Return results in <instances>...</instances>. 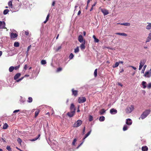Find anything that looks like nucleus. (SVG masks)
Returning <instances> with one entry per match:
<instances>
[{
    "mask_svg": "<svg viewBox=\"0 0 151 151\" xmlns=\"http://www.w3.org/2000/svg\"><path fill=\"white\" fill-rule=\"evenodd\" d=\"M85 40L84 41V42L82 43L80 46V48L81 50L84 49L85 48Z\"/></svg>",
    "mask_w": 151,
    "mask_h": 151,
    "instance_id": "nucleus-17",
    "label": "nucleus"
},
{
    "mask_svg": "<svg viewBox=\"0 0 151 151\" xmlns=\"http://www.w3.org/2000/svg\"><path fill=\"white\" fill-rule=\"evenodd\" d=\"M62 69L61 68L59 67V68H58L57 69V72H59L61 71Z\"/></svg>",
    "mask_w": 151,
    "mask_h": 151,
    "instance_id": "nucleus-47",
    "label": "nucleus"
},
{
    "mask_svg": "<svg viewBox=\"0 0 151 151\" xmlns=\"http://www.w3.org/2000/svg\"><path fill=\"white\" fill-rule=\"evenodd\" d=\"M101 12L103 13L104 16L107 15L109 14V12L108 10L104 9H101Z\"/></svg>",
    "mask_w": 151,
    "mask_h": 151,
    "instance_id": "nucleus-7",
    "label": "nucleus"
},
{
    "mask_svg": "<svg viewBox=\"0 0 151 151\" xmlns=\"http://www.w3.org/2000/svg\"><path fill=\"white\" fill-rule=\"evenodd\" d=\"M91 131L90 130V131H89V132H88L85 135V137H84L83 138V141H84V140L91 133ZM83 142H81L79 145L78 146V147H77V148H78L79 147H80L82 144L83 143Z\"/></svg>",
    "mask_w": 151,
    "mask_h": 151,
    "instance_id": "nucleus-6",
    "label": "nucleus"
},
{
    "mask_svg": "<svg viewBox=\"0 0 151 151\" xmlns=\"http://www.w3.org/2000/svg\"><path fill=\"white\" fill-rule=\"evenodd\" d=\"M82 123V121L80 120H78L74 124V127H78L80 126L81 124Z\"/></svg>",
    "mask_w": 151,
    "mask_h": 151,
    "instance_id": "nucleus-5",
    "label": "nucleus"
},
{
    "mask_svg": "<svg viewBox=\"0 0 151 151\" xmlns=\"http://www.w3.org/2000/svg\"><path fill=\"white\" fill-rule=\"evenodd\" d=\"M5 26V22H4L0 21V28H4Z\"/></svg>",
    "mask_w": 151,
    "mask_h": 151,
    "instance_id": "nucleus-12",
    "label": "nucleus"
},
{
    "mask_svg": "<svg viewBox=\"0 0 151 151\" xmlns=\"http://www.w3.org/2000/svg\"><path fill=\"white\" fill-rule=\"evenodd\" d=\"M148 36L151 38V31H150V32Z\"/></svg>",
    "mask_w": 151,
    "mask_h": 151,
    "instance_id": "nucleus-63",
    "label": "nucleus"
},
{
    "mask_svg": "<svg viewBox=\"0 0 151 151\" xmlns=\"http://www.w3.org/2000/svg\"><path fill=\"white\" fill-rule=\"evenodd\" d=\"M146 29H151V23H149L146 27Z\"/></svg>",
    "mask_w": 151,
    "mask_h": 151,
    "instance_id": "nucleus-29",
    "label": "nucleus"
},
{
    "mask_svg": "<svg viewBox=\"0 0 151 151\" xmlns=\"http://www.w3.org/2000/svg\"><path fill=\"white\" fill-rule=\"evenodd\" d=\"M17 141L19 143L21 144V143L22 142V140L20 138H19L17 139Z\"/></svg>",
    "mask_w": 151,
    "mask_h": 151,
    "instance_id": "nucleus-42",
    "label": "nucleus"
},
{
    "mask_svg": "<svg viewBox=\"0 0 151 151\" xmlns=\"http://www.w3.org/2000/svg\"><path fill=\"white\" fill-rule=\"evenodd\" d=\"M40 134H39L38 135V136L37 137H36L35 138H34L32 139V141H35L36 140H37V139H38L39 137H40Z\"/></svg>",
    "mask_w": 151,
    "mask_h": 151,
    "instance_id": "nucleus-30",
    "label": "nucleus"
},
{
    "mask_svg": "<svg viewBox=\"0 0 151 151\" xmlns=\"http://www.w3.org/2000/svg\"><path fill=\"white\" fill-rule=\"evenodd\" d=\"M62 48L61 45L59 46L55 50V51L56 52H58L60 49Z\"/></svg>",
    "mask_w": 151,
    "mask_h": 151,
    "instance_id": "nucleus-43",
    "label": "nucleus"
},
{
    "mask_svg": "<svg viewBox=\"0 0 151 151\" xmlns=\"http://www.w3.org/2000/svg\"><path fill=\"white\" fill-rule=\"evenodd\" d=\"M40 112V111L39 110H38L35 111V118H36L37 116Z\"/></svg>",
    "mask_w": 151,
    "mask_h": 151,
    "instance_id": "nucleus-25",
    "label": "nucleus"
},
{
    "mask_svg": "<svg viewBox=\"0 0 151 151\" xmlns=\"http://www.w3.org/2000/svg\"><path fill=\"white\" fill-rule=\"evenodd\" d=\"M119 62H116L115 63V64L114 65H113V66L112 67L113 68H115L119 66Z\"/></svg>",
    "mask_w": 151,
    "mask_h": 151,
    "instance_id": "nucleus-32",
    "label": "nucleus"
},
{
    "mask_svg": "<svg viewBox=\"0 0 151 151\" xmlns=\"http://www.w3.org/2000/svg\"><path fill=\"white\" fill-rule=\"evenodd\" d=\"M94 41L96 42H99V40L98 39L96 38L95 39V38Z\"/></svg>",
    "mask_w": 151,
    "mask_h": 151,
    "instance_id": "nucleus-51",
    "label": "nucleus"
},
{
    "mask_svg": "<svg viewBox=\"0 0 151 151\" xmlns=\"http://www.w3.org/2000/svg\"><path fill=\"white\" fill-rule=\"evenodd\" d=\"M71 91L73 95L76 97L78 96V91L77 90H75L74 88H73L72 89Z\"/></svg>",
    "mask_w": 151,
    "mask_h": 151,
    "instance_id": "nucleus-8",
    "label": "nucleus"
},
{
    "mask_svg": "<svg viewBox=\"0 0 151 151\" xmlns=\"http://www.w3.org/2000/svg\"><path fill=\"white\" fill-rule=\"evenodd\" d=\"M134 109V105H131L130 106H128L127 107L126 109V112L127 114L130 113Z\"/></svg>",
    "mask_w": 151,
    "mask_h": 151,
    "instance_id": "nucleus-3",
    "label": "nucleus"
},
{
    "mask_svg": "<svg viewBox=\"0 0 151 151\" xmlns=\"http://www.w3.org/2000/svg\"><path fill=\"white\" fill-rule=\"evenodd\" d=\"M41 63L42 65H45L46 63V60H42L41 61Z\"/></svg>",
    "mask_w": 151,
    "mask_h": 151,
    "instance_id": "nucleus-41",
    "label": "nucleus"
},
{
    "mask_svg": "<svg viewBox=\"0 0 151 151\" xmlns=\"http://www.w3.org/2000/svg\"><path fill=\"white\" fill-rule=\"evenodd\" d=\"M126 124L129 125H130L132 124V121L131 119H126Z\"/></svg>",
    "mask_w": 151,
    "mask_h": 151,
    "instance_id": "nucleus-14",
    "label": "nucleus"
},
{
    "mask_svg": "<svg viewBox=\"0 0 151 151\" xmlns=\"http://www.w3.org/2000/svg\"><path fill=\"white\" fill-rule=\"evenodd\" d=\"M127 129L128 127L126 125H125L123 127V130L124 131H125Z\"/></svg>",
    "mask_w": 151,
    "mask_h": 151,
    "instance_id": "nucleus-36",
    "label": "nucleus"
},
{
    "mask_svg": "<svg viewBox=\"0 0 151 151\" xmlns=\"http://www.w3.org/2000/svg\"><path fill=\"white\" fill-rule=\"evenodd\" d=\"M21 76V74L19 73H17L14 77V79L17 80Z\"/></svg>",
    "mask_w": 151,
    "mask_h": 151,
    "instance_id": "nucleus-16",
    "label": "nucleus"
},
{
    "mask_svg": "<svg viewBox=\"0 0 151 151\" xmlns=\"http://www.w3.org/2000/svg\"><path fill=\"white\" fill-rule=\"evenodd\" d=\"M129 67L132 68L134 70H136V67H135L133 66H130Z\"/></svg>",
    "mask_w": 151,
    "mask_h": 151,
    "instance_id": "nucleus-59",
    "label": "nucleus"
},
{
    "mask_svg": "<svg viewBox=\"0 0 151 151\" xmlns=\"http://www.w3.org/2000/svg\"><path fill=\"white\" fill-rule=\"evenodd\" d=\"M146 82L143 81L142 82V85L143 86V88H145L147 86H146Z\"/></svg>",
    "mask_w": 151,
    "mask_h": 151,
    "instance_id": "nucleus-26",
    "label": "nucleus"
},
{
    "mask_svg": "<svg viewBox=\"0 0 151 151\" xmlns=\"http://www.w3.org/2000/svg\"><path fill=\"white\" fill-rule=\"evenodd\" d=\"M74 57V55L72 53H71L69 57V59L70 60H71Z\"/></svg>",
    "mask_w": 151,
    "mask_h": 151,
    "instance_id": "nucleus-34",
    "label": "nucleus"
},
{
    "mask_svg": "<svg viewBox=\"0 0 151 151\" xmlns=\"http://www.w3.org/2000/svg\"><path fill=\"white\" fill-rule=\"evenodd\" d=\"M110 113L112 114H115L117 113L116 110L114 109H111L110 111Z\"/></svg>",
    "mask_w": 151,
    "mask_h": 151,
    "instance_id": "nucleus-13",
    "label": "nucleus"
},
{
    "mask_svg": "<svg viewBox=\"0 0 151 151\" xmlns=\"http://www.w3.org/2000/svg\"><path fill=\"white\" fill-rule=\"evenodd\" d=\"M27 65H25L24 67V69L25 70H26L27 69Z\"/></svg>",
    "mask_w": 151,
    "mask_h": 151,
    "instance_id": "nucleus-53",
    "label": "nucleus"
},
{
    "mask_svg": "<svg viewBox=\"0 0 151 151\" xmlns=\"http://www.w3.org/2000/svg\"><path fill=\"white\" fill-rule=\"evenodd\" d=\"M104 120L105 117L103 116H100L99 119V121L101 122L104 121Z\"/></svg>",
    "mask_w": 151,
    "mask_h": 151,
    "instance_id": "nucleus-24",
    "label": "nucleus"
},
{
    "mask_svg": "<svg viewBox=\"0 0 151 151\" xmlns=\"http://www.w3.org/2000/svg\"><path fill=\"white\" fill-rule=\"evenodd\" d=\"M31 46V45H30L29 46H28L27 48V52H28L29 50V49L30 48Z\"/></svg>",
    "mask_w": 151,
    "mask_h": 151,
    "instance_id": "nucleus-57",
    "label": "nucleus"
},
{
    "mask_svg": "<svg viewBox=\"0 0 151 151\" xmlns=\"http://www.w3.org/2000/svg\"><path fill=\"white\" fill-rule=\"evenodd\" d=\"M6 149L9 151H12V150L11 148L8 145L7 146Z\"/></svg>",
    "mask_w": 151,
    "mask_h": 151,
    "instance_id": "nucleus-40",
    "label": "nucleus"
},
{
    "mask_svg": "<svg viewBox=\"0 0 151 151\" xmlns=\"http://www.w3.org/2000/svg\"><path fill=\"white\" fill-rule=\"evenodd\" d=\"M86 101V99L84 97H81L78 98V102L79 103H82Z\"/></svg>",
    "mask_w": 151,
    "mask_h": 151,
    "instance_id": "nucleus-4",
    "label": "nucleus"
},
{
    "mask_svg": "<svg viewBox=\"0 0 151 151\" xmlns=\"http://www.w3.org/2000/svg\"><path fill=\"white\" fill-rule=\"evenodd\" d=\"M146 67H147V65H144L143 68V69L142 70V73H144V70H145L146 68Z\"/></svg>",
    "mask_w": 151,
    "mask_h": 151,
    "instance_id": "nucleus-46",
    "label": "nucleus"
},
{
    "mask_svg": "<svg viewBox=\"0 0 151 151\" xmlns=\"http://www.w3.org/2000/svg\"><path fill=\"white\" fill-rule=\"evenodd\" d=\"M78 40L81 43L83 42V38L82 35H80L78 36Z\"/></svg>",
    "mask_w": 151,
    "mask_h": 151,
    "instance_id": "nucleus-15",
    "label": "nucleus"
},
{
    "mask_svg": "<svg viewBox=\"0 0 151 151\" xmlns=\"http://www.w3.org/2000/svg\"><path fill=\"white\" fill-rule=\"evenodd\" d=\"M70 109V111L75 112L76 109L73 103L71 104Z\"/></svg>",
    "mask_w": 151,
    "mask_h": 151,
    "instance_id": "nucleus-11",
    "label": "nucleus"
},
{
    "mask_svg": "<svg viewBox=\"0 0 151 151\" xmlns=\"http://www.w3.org/2000/svg\"><path fill=\"white\" fill-rule=\"evenodd\" d=\"M143 66H142V65H139V70H141Z\"/></svg>",
    "mask_w": 151,
    "mask_h": 151,
    "instance_id": "nucleus-56",
    "label": "nucleus"
},
{
    "mask_svg": "<svg viewBox=\"0 0 151 151\" xmlns=\"http://www.w3.org/2000/svg\"><path fill=\"white\" fill-rule=\"evenodd\" d=\"M19 110H15L14 111L13 113H15L18 112H19Z\"/></svg>",
    "mask_w": 151,
    "mask_h": 151,
    "instance_id": "nucleus-55",
    "label": "nucleus"
},
{
    "mask_svg": "<svg viewBox=\"0 0 151 151\" xmlns=\"http://www.w3.org/2000/svg\"><path fill=\"white\" fill-rule=\"evenodd\" d=\"M14 46L15 47H18L19 46V43L18 42H16L14 43Z\"/></svg>",
    "mask_w": 151,
    "mask_h": 151,
    "instance_id": "nucleus-37",
    "label": "nucleus"
},
{
    "mask_svg": "<svg viewBox=\"0 0 151 151\" xmlns=\"http://www.w3.org/2000/svg\"><path fill=\"white\" fill-rule=\"evenodd\" d=\"M147 87L148 88H151V83H150L148 84Z\"/></svg>",
    "mask_w": 151,
    "mask_h": 151,
    "instance_id": "nucleus-50",
    "label": "nucleus"
},
{
    "mask_svg": "<svg viewBox=\"0 0 151 151\" xmlns=\"http://www.w3.org/2000/svg\"><path fill=\"white\" fill-rule=\"evenodd\" d=\"M91 0H88L87 1V6H88L89 3L90 2V1Z\"/></svg>",
    "mask_w": 151,
    "mask_h": 151,
    "instance_id": "nucleus-60",
    "label": "nucleus"
},
{
    "mask_svg": "<svg viewBox=\"0 0 151 151\" xmlns=\"http://www.w3.org/2000/svg\"><path fill=\"white\" fill-rule=\"evenodd\" d=\"M9 12V10L8 9H6L4 10L3 12V14L4 15L7 14Z\"/></svg>",
    "mask_w": 151,
    "mask_h": 151,
    "instance_id": "nucleus-33",
    "label": "nucleus"
},
{
    "mask_svg": "<svg viewBox=\"0 0 151 151\" xmlns=\"http://www.w3.org/2000/svg\"><path fill=\"white\" fill-rule=\"evenodd\" d=\"M97 69H96L94 71V76L95 77H96L97 76Z\"/></svg>",
    "mask_w": 151,
    "mask_h": 151,
    "instance_id": "nucleus-38",
    "label": "nucleus"
},
{
    "mask_svg": "<svg viewBox=\"0 0 151 151\" xmlns=\"http://www.w3.org/2000/svg\"><path fill=\"white\" fill-rule=\"evenodd\" d=\"M151 40V38L148 36L146 40V42H149Z\"/></svg>",
    "mask_w": 151,
    "mask_h": 151,
    "instance_id": "nucleus-44",
    "label": "nucleus"
},
{
    "mask_svg": "<svg viewBox=\"0 0 151 151\" xmlns=\"http://www.w3.org/2000/svg\"><path fill=\"white\" fill-rule=\"evenodd\" d=\"M25 34L26 35L28 36L29 34V32L28 31H25Z\"/></svg>",
    "mask_w": 151,
    "mask_h": 151,
    "instance_id": "nucleus-54",
    "label": "nucleus"
},
{
    "mask_svg": "<svg viewBox=\"0 0 151 151\" xmlns=\"http://www.w3.org/2000/svg\"><path fill=\"white\" fill-rule=\"evenodd\" d=\"M79 47H77L76 48H75L74 50V52L75 53H77L79 51Z\"/></svg>",
    "mask_w": 151,
    "mask_h": 151,
    "instance_id": "nucleus-35",
    "label": "nucleus"
},
{
    "mask_svg": "<svg viewBox=\"0 0 151 151\" xmlns=\"http://www.w3.org/2000/svg\"><path fill=\"white\" fill-rule=\"evenodd\" d=\"M81 10H80L78 11V15H80V14L81 13Z\"/></svg>",
    "mask_w": 151,
    "mask_h": 151,
    "instance_id": "nucleus-62",
    "label": "nucleus"
},
{
    "mask_svg": "<svg viewBox=\"0 0 151 151\" xmlns=\"http://www.w3.org/2000/svg\"><path fill=\"white\" fill-rule=\"evenodd\" d=\"M85 127H84V128H83V134H84V132H85Z\"/></svg>",
    "mask_w": 151,
    "mask_h": 151,
    "instance_id": "nucleus-61",
    "label": "nucleus"
},
{
    "mask_svg": "<svg viewBox=\"0 0 151 151\" xmlns=\"http://www.w3.org/2000/svg\"><path fill=\"white\" fill-rule=\"evenodd\" d=\"M144 76L145 77L149 78L150 77L151 75L150 74L149 72L147 71L144 74Z\"/></svg>",
    "mask_w": 151,
    "mask_h": 151,
    "instance_id": "nucleus-22",
    "label": "nucleus"
},
{
    "mask_svg": "<svg viewBox=\"0 0 151 151\" xmlns=\"http://www.w3.org/2000/svg\"><path fill=\"white\" fill-rule=\"evenodd\" d=\"M124 71V70L123 68H122L120 70L119 73H122Z\"/></svg>",
    "mask_w": 151,
    "mask_h": 151,
    "instance_id": "nucleus-58",
    "label": "nucleus"
},
{
    "mask_svg": "<svg viewBox=\"0 0 151 151\" xmlns=\"http://www.w3.org/2000/svg\"><path fill=\"white\" fill-rule=\"evenodd\" d=\"M121 24L122 25H124V26H129L130 25V24L129 23L126 22V23H121Z\"/></svg>",
    "mask_w": 151,
    "mask_h": 151,
    "instance_id": "nucleus-28",
    "label": "nucleus"
},
{
    "mask_svg": "<svg viewBox=\"0 0 151 151\" xmlns=\"http://www.w3.org/2000/svg\"><path fill=\"white\" fill-rule=\"evenodd\" d=\"M32 99L31 97H29L28 98V100L27 101L28 102L31 103L32 102Z\"/></svg>",
    "mask_w": 151,
    "mask_h": 151,
    "instance_id": "nucleus-39",
    "label": "nucleus"
},
{
    "mask_svg": "<svg viewBox=\"0 0 151 151\" xmlns=\"http://www.w3.org/2000/svg\"><path fill=\"white\" fill-rule=\"evenodd\" d=\"M18 35L16 33L12 32L10 34V37L11 39H14L17 37Z\"/></svg>",
    "mask_w": 151,
    "mask_h": 151,
    "instance_id": "nucleus-10",
    "label": "nucleus"
},
{
    "mask_svg": "<svg viewBox=\"0 0 151 151\" xmlns=\"http://www.w3.org/2000/svg\"><path fill=\"white\" fill-rule=\"evenodd\" d=\"M77 141V139H74L73 141L72 142V144L73 145H75V143Z\"/></svg>",
    "mask_w": 151,
    "mask_h": 151,
    "instance_id": "nucleus-48",
    "label": "nucleus"
},
{
    "mask_svg": "<svg viewBox=\"0 0 151 151\" xmlns=\"http://www.w3.org/2000/svg\"><path fill=\"white\" fill-rule=\"evenodd\" d=\"M49 17H50V14H48V15H47V16L46 20L47 21H48L49 18Z\"/></svg>",
    "mask_w": 151,
    "mask_h": 151,
    "instance_id": "nucleus-52",
    "label": "nucleus"
},
{
    "mask_svg": "<svg viewBox=\"0 0 151 151\" xmlns=\"http://www.w3.org/2000/svg\"><path fill=\"white\" fill-rule=\"evenodd\" d=\"M106 111L104 109H102L99 112L100 114L102 115Z\"/></svg>",
    "mask_w": 151,
    "mask_h": 151,
    "instance_id": "nucleus-23",
    "label": "nucleus"
},
{
    "mask_svg": "<svg viewBox=\"0 0 151 151\" xmlns=\"http://www.w3.org/2000/svg\"><path fill=\"white\" fill-rule=\"evenodd\" d=\"M148 150V148L146 146H145L142 147V151H147Z\"/></svg>",
    "mask_w": 151,
    "mask_h": 151,
    "instance_id": "nucleus-20",
    "label": "nucleus"
},
{
    "mask_svg": "<svg viewBox=\"0 0 151 151\" xmlns=\"http://www.w3.org/2000/svg\"><path fill=\"white\" fill-rule=\"evenodd\" d=\"M150 112V110L149 109L146 110L141 114L140 117L139 118V119H140V118L142 119H144L148 115Z\"/></svg>",
    "mask_w": 151,
    "mask_h": 151,
    "instance_id": "nucleus-2",
    "label": "nucleus"
},
{
    "mask_svg": "<svg viewBox=\"0 0 151 151\" xmlns=\"http://www.w3.org/2000/svg\"><path fill=\"white\" fill-rule=\"evenodd\" d=\"M20 67V65H18L14 67V69L15 70H17Z\"/></svg>",
    "mask_w": 151,
    "mask_h": 151,
    "instance_id": "nucleus-49",
    "label": "nucleus"
},
{
    "mask_svg": "<svg viewBox=\"0 0 151 151\" xmlns=\"http://www.w3.org/2000/svg\"><path fill=\"white\" fill-rule=\"evenodd\" d=\"M22 4L19 3L18 0H15L13 1V7L12 11L14 12L18 11L20 8Z\"/></svg>",
    "mask_w": 151,
    "mask_h": 151,
    "instance_id": "nucleus-1",
    "label": "nucleus"
},
{
    "mask_svg": "<svg viewBox=\"0 0 151 151\" xmlns=\"http://www.w3.org/2000/svg\"><path fill=\"white\" fill-rule=\"evenodd\" d=\"M14 69V67L13 66H11L9 69V71L10 72H12Z\"/></svg>",
    "mask_w": 151,
    "mask_h": 151,
    "instance_id": "nucleus-31",
    "label": "nucleus"
},
{
    "mask_svg": "<svg viewBox=\"0 0 151 151\" xmlns=\"http://www.w3.org/2000/svg\"><path fill=\"white\" fill-rule=\"evenodd\" d=\"M118 85L121 86H123L122 84V83H118Z\"/></svg>",
    "mask_w": 151,
    "mask_h": 151,
    "instance_id": "nucleus-64",
    "label": "nucleus"
},
{
    "mask_svg": "<svg viewBox=\"0 0 151 151\" xmlns=\"http://www.w3.org/2000/svg\"><path fill=\"white\" fill-rule=\"evenodd\" d=\"M75 112L73 111H70V112H68L67 114L68 116L70 117H73L75 114Z\"/></svg>",
    "mask_w": 151,
    "mask_h": 151,
    "instance_id": "nucleus-9",
    "label": "nucleus"
},
{
    "mask_svg": "<svg viewBox=\"0 0 151 151\" xmlns=\"http://www.w3.org/2000/svg\"><path fill=\"white\" fill-rule=\"evenodd\" d=\"M115 34L116 35H118L124 36H127V34H126L125 33H118V32H116L115 33Z\"/></svg>",
    "mask_w": 151,
    "mask_h": 151,
    "instance_id": "nucleus-18",
    "label": "nucleus"
},
{
    "mask_svg": "<svg viewBox=\"0 0 151 151\" xmlns=\"http://www.w3.org/2000/svg\"><path fill=\"white\" fill-rule=\"evenodd\" d=\"M146 62V60H142L140 61V65H142V66H143L145 64V63Z\"/></svg>",
    "mask_w": 151,
    "mask_h": 151,
    "instance_id": "nucleus-21",
    "label": "nucleus"
},
{
    "mask_svg": "<svg viewBox=\"0 0 151 151\" xmlns=\"http://www.w3.org/2000/svg\"><path fill=\"white\" fill-rule=\"evenodd\" d=\"M8 127V125L6 123H5L3 125V129H6Z\"/></svg>",
    "mask_w": 151,
    "mask_h": 151,
    "instance_id": "nucleus-27",
    "label": "nucleus"
},
{
    "mask_svg": "<svg viewBox=\"0 0 151 151\" xmlns=\"http://www.w3.org/2000/svg\"><path fill=\"white\" fill-rule=\"evenodd\" d=\"M8 6L10 8L12 9L13 7V5L12 4V2L11 1H9L8 3Z\"/></svg>",
    "mask_w": 151,
    "mask_h": 151,
    "instance_id": "nucleus-19",
    "label": "nucleus"
},
{
    "mask_svg": "<svg viewBox=\"0 0 151 151\" xmlns=\"http://www.w3.org/2000/svg\"><path fill=\"white\" fill-rule=\"evenodd\" d=\"M93 120V117L91 116L90 115L89 116V121L90 122L92 121Z\"/></svg>",
    "mask_w": 151,
    "mask_h": 151,
    "instance_id": "nucleus-45",
    "label": "nucleus"
}]
</instances>
